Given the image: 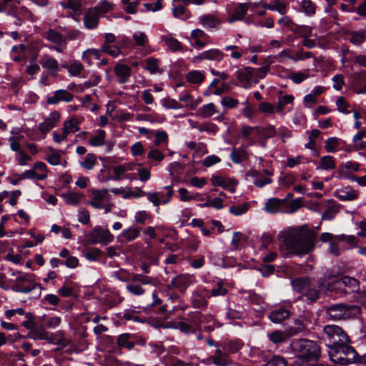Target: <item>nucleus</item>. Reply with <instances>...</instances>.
<instances>
[{"label":"nucleus","instance_id":"nucleus-1","mask_svg":"<svg viewBox=\"0 0 366 366\" xmlns=\"http://www.w3.org/2000/svg\"><path fill=\"white\" fill-rule=\"evenodd\" d=\"M324 332L328 338L327 346L330 349V358L336 363L334 359L342 357V354L346 352L345 347H350L347 343L350 342V337L342 327L335 325H327L324 327Z\"/></svg>","mask_w":366,"mask_h":366},{"label":"nucleus","instance_id":"nucleus-2","mask_svg":"<svg viewBox=\"0 0 366 366\" xmlns=\"http://www.w3.org/2000/svg\"><path fill=\"white\" fill-rule=\"evenodd\" d=\"M291 347L302 362H317L321 357V347L317 341L301 338L293 340Z\"/></svg>","mask_w":366,"mask_h":366},{"label":"nucleus","instance_id":"nucleus-3","mask_svg":"<svg viewBox=\"0 0 366 366\" xmlns=\"http://www.w3.org/2000/svg\"><path fill=\"white\" fill-rule=\"evenodd\" d=\"M282 242L289 253L296 255L308 254L314 249L313 242L300 232H286Z\"/></svg>","mask_w":366,"mask_h":366},{"label":"nucleus","instance_id":"nucleus-4","mask_svg":"<svg viewBox=\"0 0 366 366\" xmlns=\"http://www.w3.org/2000/svg\"><path fill=\"white\" fill-rule=\"evenodd\" d=\"M208 315L202 314L200 311L190 312L188 314L187 322L179 321L167 322V325L162 324L164 328L178 329L185 335H194L201 330L204 323H209Z\"/></svg>","mask_w":366,"mask_h":366},{"label":"nucleus","instance_id":"nucleus-5","mask_svg":"<svg viewBox=\"0 0 366 366\" xmlns=\"http://www.w3.org/2000/svg\"><path fill=\"white\" fill-rule=\"evenodd\" d=\"M291 284L293 290L301 294L298 299L307 304H312L320 297V286L312 283L308 278H297L292 280Z\"/></svg>","mask_w":366,"mask_h":366},{"label":"nucleus","instance_id":"nucleus-6","mask_svg":"<svg viewBox=\"0 0 366 366\" xmlns=\"http://www.w3.org/2000/svg\"><path fill=\"white\" fill-rule=\"evenodd\" d=\"M18 274V277L14 280V284L11 287V290L15 292L29 294L36 289H39V292L34 297L37 299L41 296V290L43 289L40 283L36 282L33 277H35L34 274L23 273L20 271L13 272L12 276Z\"/></svg>","mask_w":366,"mask_h":366},{"label":"nucleus","instance_id":"nucleus-7","mask_svg":"<svg viewBox=\"0 0 366 366\" xmlns=\"http://www.w3.org/2000/svg\"><path fill=\"white\" fill-rule=\"evenodd\" d=\"M327 320L338 321L356 317L360 307L346 303H332L324 307Z\"/></svg>","mask_w":366,"mask_h":366},{"label":"nucleus","instance_id":"nucleus-8","mask_svg":"<svg viewBox=\"0 0 366 366\" xmlns=\"http://www.w3.org/2000/svg\"><path fill=\"white\" fill-rule=\"evenodd\" d=\"M330 287L340 296H347L360 291V282L358 280L352 277L337 276L330 285Z\"/></svg>","mask_w":366,"mask_h":366},{"label":"nucleus","instance_id":"nucleus-9","mask_svg":"<svg viewBox=\"0 0 366 366\" xmlns=\"http://www.w3.org/2000/svg\"><path fill=\"white\" fill-rule=\"evenodd\" d=\"M91 244H102L107 245L114 240V235L109 229H104L101 226H95L87 235Z\"/></svg>","mask_w":366,"mask_h":366},{"label":"nucleus","instance_id":"nucleus-10","mask_svg":"<svg viewBox=\"0 0 366 366\" xmlns=\"http://www.w3.org/2000/svg\"><path fill=\"white\" fill-rule=\"evenodd\" d=\"M142 230V227L136 226H131L124 229L117 237L118 242L121 244L133 242L140 236Z\"/></svg>","mask_w":366,"mask_h":366},{"label":"nucleus","instance_id":"nucleus-11","mask_svg":"<svg viewBox=\"0 0 366 366\" xmlns=\"http://www.w3.org/2000/svg\"><path fill=\"white\" fill-rule=\"evenodd\" d=\"M74 95L66 89H58L54 92L53 96H47L46 103L50 105H56L61 102H71Z\"/></svg>","mask_w":366,"mask_h":366},{"label":"nucleus","instance_id":"nucleus-12","mask_svg":"<svg viewBox=\"0 0 366 366\" xmlns=\"http://www.w3.org/2000/svg\"><path fill=\"white\" fill-rule=\"evenodd\" d=\"M254 69L251 66H245L236 71L237 79L242 84V86L249 89L252 86V81L254 77Z\"/></svg>","mask_w":366,"mask_h":366},{"label":"nucleus","instance_id":"nucleus-13","mask_svg":"<svg viewBox=\"0 0 366 366\" xmlns=\"http://www.w3.org/2000/svg\"><path fill=\"white\" fill-rule=\"evenodd\" d=\"M191 277L188 274H179L172 278L168 288L172 287L177 289L181 293H184L191 285Z\"/></svg>","mask_w":366,"mask_h":366},{"label":"nucleus","instance_id":"nucleus-14","mask_svg":"<svg viewBox=\"0 0 366 366\" xmlns=\"http://www.w3.org/2000/svg\"><path fill=\"white\" fill-rule=\"evenodd\" d=\"M249 9V4L247 3H238L233 12L229 14L227 17V22L229 24L234 23L237 21H242L246 16Z\"/></svg>","mask_w":366,"mask_h":366},{"label":"nucleus","instance_id":"nucleus-15","mask_svg":"<svg viewBox=\"0 0 366 366\" xmlns=\"http://www.w3.org/2000/svg\"><path fill=\"white\" fill-rule=\"evenodd\" d=\"M212 185L222 187L224 190L229 191L230 192H234V188L238 182L235 179H225L220 175H212L211 178Z\"/></svg>","mask_w":366,"mask_h":366},{"label":"nucleus","instance_id":"nucleus-16","mask_svg":"<svg viewBox=\"0 0 366 366\" xmlns=\"http://www.w3.org/2000/svg\"><path fill=\"white\" fill-rule=\"evenodd\" d=\"M209 298L204 289L200 291H194L190 297V302L194 308L204 309L207 307V299Z\"/></svg>","mask_w":366,"mask_h":366},{"label":"nucleus","instance_id":"nucleus-17","mask_svg":"<svg viewBox=\"0 0 366 366\" xmlns=\"http://www.w3.org/2000/svg\"><path fill=\"white\" fill-rule=\"evenodd\" d=\"M39 63L41 64L43 68L48 69L49 70L50 75L52 77H57L58 73L61 69L56 59L48 55H44L41 57Z\"/></svg>","mask_w":366,"mask_h":366},{"label":"nucleus","instance_id":"nucleus-18","mask_svg":"<svg viewBox=\"0 0 366 366\" xmlns=\"http://www.w3.org/2000/svg\"><path fill=\"white\" fill-rule=\"evenodd\" d=\"M141 312L134 309L129 308L125 309L123 312H119L117 315L118 318L120 320L134 321L135 322L144 323L146 322L145 317H141L139 315Z\"/></svg>","mask_w":366,"mask_h":366},{"label":"nucleus","instance_id":"nucleus-19","mask_svg":"<svg viewBox=\"0 0 366 366\" xmlns=\"http://www.w3.org/2000/svg\"><path fill=\"white\" fill-rule=\"evenodd\" d=\"M212 288L211 290L204 289L207 294V297L224 296L228 293V290L224 287L222 280L216 279L212 282Z\"/></svg>","mask_w":366,"mask_h":366},{"label":"nucleus","instance_id":"nucleus-20","mask_svg":"<svg viewBox=\"0 0 366 366\" xmlns=\"http://www.w3.org/2000/svg\"><path fill=\"white\" fill-rule=\"evenodd\" d=\"M225 54L218 49H211L194 57L196 61H202L204 59L220 61Z\"/></svg>","mask_w":366,"mask_h":366},{"label":"nucleus","instance_id":"nucleus-21","mask_svg":"<svg viewBox=\"0 0 366 366\" xmlns=\"http://www.w3.org/2000/svg\"><path fill=\"white\" fill-rule=\"evenodd\" d=\"M290 312L284 307H280L272 310L268 316L269 319L273 323H282L284 320L288 318Z\"/></svg>","mask_w":366,"mask_h":366},{"label":"nucleus","instance_id":"nucleus-22","mask_svg":"<svg viewBox=\"0 0 366 366\" xmlns=\"http://www.w3.org/2000/svg\"><path fill=\"white\" fill-rule=\"evenodd\" d=\"M335 196L341 201H352L359 197L357 191L354 190L351 187L342 188L335 192Z\"/></svg>","mask_w":366,"mask_h":366},{"label":"nucleus","instance_id":"nucleus-23","mask_svg":"<svg viewBox=\"0 0 366 366\" xmlns=\"http://www.w3.org/2000/svg\"><path fill=\"white\" fill-rule=\"evenodd\" d=\"M115 74L119 77L118 82L124 84L128 81L131 75V69L124 64L117 63L114 69Z\"/></svg>","mask_w":366,"mask_h":366},{"label":"nucleus","instance_id":"nucleus-24","mask_svg":"<svg viewBox=\"0 0 366 366\" xmlns=\"http://www.w3.org/2000/svg\"><path fill=\"white\" fill-rule=\"evenodd\" d=\"M99 15L97 11H94L92 9H89V11L84 16V24L88 29H94L97 27L99 24Z\"/></svg>","mask_w":366,"mask_h":366},{"label":"nucleus","instance_id":"nucleus-25","mask_svg":"<svg viewBox=\"0 0 366 366\" xmlns=\"http://www.w3.org/2000/svg\"><path fill=\"white\" fill-rule=\"evenodd\" d=\"M226 310V319L230 320H243L245 310L242 305H235L234 308L229 306Z\"/></svg>","mask_w":366,"mask_h":366},{"label":"nucleus","instance_id":"nucleus-26","mask_svg":"<svg viewBox=\"0 0 366 366\" xmlns=\"http://www.w3.org/2000/svg\"><path fill=\"white\" fill-rule=\"evenodd\" d=\"M366 73L364 71L355 73L353 78V89L357 94H366V84L361 87L362 83L365 82Z\"/></svg>","mask_w":366,"mask_h":366},{"label":"nucleus","instance_id":"nucleus-27","mask_svg":"<svg viewBox=\"0 0 366 366\" xmlns=\"http://www.w3.org/2000/svg\"><path fill=\"white\" fill-rule=\"evenodd\" d=\"M285 203V199L270 198L264 204V210L270 214H275L281 210V207Z\"/></svg>","mask_w":366,"mask_h":366},{"label":"nucleus","instance_id":"nucleus-28","mask_svg":"<svg viewBox=\"0 0 366 366\" xmlns=\"http://www.w3.org/2000/svg\"><path fill=\"white\" fill-rule=\"evenodd\" d=\"M217 349L215 350L214 355L211 357L212 363L216 366H228L229 365V356L226 352Z\"/></svg>","mask_w":366,"mask_h":366},{"label":"nucleus","instance_id":"nucleus-29","mask_svg":"<svg viewBox=\"0 0 366 366\" xmlns=\"http://www.w3.org/2000/svg\"><path fill=\"white\" fill-rule=\"evenodd\" d=\"M244 346V342L240 339L229 340L221 345L222 349L231 354L238 352Z\"/></svg>","mask_w":366,"mask_h":366},{"label":"nucleus","instance_id":"nucleus-30","mask_svg":"<svg viewBox=\"0 0 366 366\" xmlns=\"http://www.w3.org/2000/svg\"><path fill=\"white\" fill-rule=\"evenodd\" d=\"M162 41L165 43L168 49L172 52L180 51L182 50V44L178 39L170 35L162 36Z\"/></svg>","mask_w":366,"mask_h":366},{"label":"nucleus","instance_id":"nucleus-31","mask_svg":"<svg viewBox=\"0 0 366 366\" xmlns=\"http://www.w3.org/2000/svg\"><path fill=\"white\" fill-rule=\"evenodd\" d=\"M45 39L58 46H61L65 41L66 38L59 31L49 29L45 34Z\"/></svg>","mask_w":366,"mask_h":366},{"label":"nucleus","instance_id":"nucleus-32","mask_svg":"<svg viewBox=\"0 0 366 366\" xmlns=\"http://www.w3.org/2000/svg\"><path fill=\"white\" fill-rule=\"evenodd\" d=\"M160 61L159 59L150 56L146 59L147 65L144 66V69L148 71L151 74H162L164 72L163 69H159Z\"/></svg>","mask_w":366,"mask_h":366},{"label":"nucleus","instance_id":"nucleus-33","mask_svg":"<svg viewBox=\"0 0 366 366\" xmlns=\"http://www.w3.org/2000/svg\"><path fill=\"white\" fill-rule=\"evenodd\" d=\"M350 170L358 172L360 170V164L352 161L341 163L334 174H341V172H342V173H349Z\"/></svg>","mask_w":366,"mask_h":366},{"label":"nucleus","instance_id":"nucleus-34","mask_svg":"<svg viewBox=\"0 0 366 366\" xmlns=\"http://www.w3.org/2000/svg\"><path fill=\"white\" fill-rule=\"evenodd\" d=\"M14 175L16 176V177H19V179H36L37 180H41V181L44 180L47 177V174H46V173L38 174L34 169L26 170L22 174H15Z\"/></svg>","mask_w":366,"mask_h":366},{"label":"nucleus","instance_id":"nucleus-35","mask_svg":"<svg viewBox=\"0 0 366 366\" xmlns=\"http://www.w3.org/2000/svg\"><path fill=\"white\" fill-rule=\"evenodd\" d=\"M117 344L119 347L127 348L129 350L133 349V344L132 342L131 333H122L118 336L117 339Z\"/></svg>","mask_w":366,"mask_h":366},{"label":"nucleus","instance_id":"nucleus-36","mask_svg":"<svg viewBox=\"0 0 366 366\" xmlns=\"http://www.w3.org/2000/svg\"><path fill=\"white\" fill-rule=\"evenodd\" d=\"M336 168L335 159V157L329 155L323 156L320 159V162L317 166V169L328 170Z\"/></svg>","mask_w":366,"mask_h":366},{"label":"nucleus","instance_id":"nucleus-37","mask_svg":"<svg viewBox=\"0 0 366 366\" xmlns=\"http://www.w3.org/2000/svg\"><path fill=\"white\" fill-rule=\"evenodd\" d=\"M107 133L103 129L97 130V135L92 137L89 144L92 147H101L106 144Z\"/></svg>","mask_w":366,"mask_h":366},{"label":"nucleus","instance_id":"nucleus-38","mask_svg":"<svg viewBox=\"0 0 366 366\" xmlns=\"http://www.w3.org/2000/svg\"><path fill=\"white\" fill-rule=\"evenodd\" d=\"M172 13L174 18L183 21H186L192 16L191 11L182 5L175 6L172 9Z\"/></svg>","mask_w":366,"mask_h":366},{"label":"nucleus","instance_id":"nucleus-39","mask_svg":"<svg viewBox=\"0 0 366 366\" xmlns=\"http://www.w3.org/2000/svg\"><path fill=\"white\" fill-rule=\"evenodd\" d=\"M291 31H292L295 34L305 39L312 35V29L309 26L298 25L295 23V26H292Z\"/></svg>","mask_w":366,"mask_h":366},{"label":"nucleus","instance_id":"nucleus-40","mask_svg":"<svg viewBox=\"0 0 366 366\" xmlns=\"http://www.w3.org/2000/svg\"><path fill=\"white\" fill-rule=\"evenodd\" d=\"M277 135L275 127L272 124H268L265 127L259 126L257 129V136L263 137L265 139H270Z\"/></svg>","mask_w":366,"mask_h":366},{"label":"nucleus","instance_id":"nucleus-41","mask_svg":"<svg viewBox=\"0 0 366 366\" xmlns=\"http://www.w3.org/2000/svg\"><path fill=\"white\" fill-rule=\"evenodd\" d=\"M84 257L90 262L97 261L99 258L104 255V252L99 248L91 247L84 252Z\"/></svg>","mask_w":366,"mask_h":366},{"label":"nucleus","instance_id":"nucleus-42","mask_svg":"<svg viewBox=\"0 0 366 366\" xmlns=\"http://www.w3.org/2000/svg\"><path fill=\"white\" fill-rule=\"evenodd\" d=\"M32 338L35 340H46L49 343L54 344V339L52 335H50L49 332L45 330H34Z\"/></svg>","mask_w":366,"mask_h":366},{"label":"nucleus","instance_id":"nucleus-43","mask_svg":"<svg viewBox=\"0 0 366 366\" xmlns=\"http://www.w3.org/2000/svg\"><path fill=\"white\" fill-rule=\"evenodd\" d=\"M61 197L64 198L66 204L71 205H77L82 198L83 194L77 192H66L62 193Z\"/></svg>","mask_w":366,"mask_h":366},{"label":"nucleus","instance_id":"nucleus-44","mask_svg":"<svg viewBox=\"0 0 366 366\" xmlns=\"http://www.w3.org/2000/svg\"><path fill=\"white\" fill-rule=\"evenodd\" d=\"M134 219L135 222L140 224H145L147 222L152 223L153 221L152 215L145 210L137 212Z\"/></svg>","mask_w":366,"mask_h":366},{"label":"nucleus","instance_id":"nucleus-45","mask_svg":"<svg viewBox=\"0 0 366 366\" xmlns=\"http://www.w3.org/2000/svg\"><path fill=\"white\" fill-rule=\"evenodd\" d=\"M216 113V107L213 103H209L201 107L197 114L202 118H209Z\"/></svg>","mask_w":366,"mask_h":366},{"label":"nucleus","instance_id":"nucleus-46","mask_svg":"<svg viewBox=\"0 0 366 366\" xmlns=\"http://www.w3.org/2000/svg\"><path fill=\"white\" fill-rule=\"evenodd\" d=\"M187 80L191 84H201L205 77L200 71L192 70L187 74Z\"/></svg>","mask_w":366,"mask_h":366},{"label":"nucleus","instance_id":"nucleus-47","mask_svg":"<svg viewBox=\"0 0 366 366\" xmlns=\"http://www.w3.org/2000/svg\"><path fill=\"white\" fill-rule=\"evenodd\" d=\"M250 208L249 202H244L239 205H232L229 207V212L234 216H240L245 214Z\"/></svg>","mask_w":366,"mask_h":366},{"label":"nucleus","instance_id":"nucleus-48","mask_svg":"<svg viewBox=\"0 0 366 366\" xmlns=\"http://www.w3.org/2000/svg\"><path fill=\"white\" fill-rule=\"evenodd\" d=\"M162 105L167 109H179L183 108V105L177 101L170 97L164 98L161 100Z\"/></svg>","mask_w":366,"mask_h":366},{"label":"nucleus","instance_id":"nucleus-49","mask_svg":"<svg viewBox=\"0 0 366 366\" xmlns=\"http://www.w3.org/2000/svg\"><path fill=\"white\" fill-rule=\"evenodd\" d=\"M295 98L292 94H286L280 98L276 107L277 112H280L284 109V107L289 104H292Z\"/></svg>","mask_w":366,"mask_h":366},{"label":"nucleus","instance_id":"nucleus-50","mask_svg":"<svg viewBox=\"0 0 366 366\" xmlns=\"http://www.w3.org/2000/svg\"><path fill=\"white\" fill-rule=\"evenodd\" d=\"M49 150L52 152L50 155L45 158L49 164L56 166L61 164V157L53 147H49Z\"/></svg>","mask_w":366,"mask_h":366},{"label":"nucleus","instance_id":"nucleus-51","mask_svg":"<svg viewBox=\"0 0 366 366\" xmlns=\"http://www.w3.org/2000/svg\"><path fill=\"white\" fill-rule=\"evenodd\" d=\"M300 6L307 15H314L316 12V5L311 0H302Z\"/></svg>","mask_w":366,"mask_h":366},{"label":"nucleus","instance_id":"nucleus-52","mask_svg":"<svg viewBox=\"0 0 366 366\" xmlns=\"http://www.w3.org/2000/svg\"><path fill=\"white\" fill-rule=\"evenodd\" d=\"M112 168L109 166L104 164V168L102 169L97 175V178L100 182L104 183L108 181L112 180V175L111 174Z\"/></svg>","mask_w":366,"mask_h":366},{"label":"nucleus","instance_id":"nucleus-53","mask_svg":"<svg viewBox=\"0 0 366 366\" xmlns=\"http://www.w3.org/2000/svg\"><path fill=\"white\" fill-rule=\"evenodd\" d=\"M102 51L108 54L112 57H117L122 54V50L117 44H114L113 45L110 44L109 46L102 45Z\"/></svg>","mask_w":366,"mask_h":366},{"label":"nucleus","instance_id":"nucleus-54","mask_svg":"<svg viewBox=\"0 0 366 366\" xmlns=\"http://www.w3.org/2000/svg\"><path fill=\"white\" fill-rule=\"evenodd\" d=\"M133 39L135 41V44L137 46H145L149 44V39L144 32L137 31L133 34Z\"/></svg>","mask_w":366,"mask_h":366},{"label":"nucleus","instance_id":"nucleus-55","mask_svg":"<svg viewBox=\"0 0 366 366\" xmlns=\"http://www.w3.org/2000/svg\"><path fill=\"white\" fill-rule=\"evenodd\" d=\"M247 299L250 302L252 305H257L259 306V308L257 310V311L259 312H262L264 310V307L262 306L263 300L259 295L250 291Z\"/></svg>","mask_w":366,"mask_h":366},{"label":"nucleus","instance_id":"nucleus-56","mask_svg":"<svg viewBox=\"0 0 366 366\" xmlns=\"http://www.w3.org/2000/svg\"><path fill=\"white\" fill-rule=\"evenodd\" d=\"M200 23L209 28H214L219 23V21L212 14L203 15L200 17Z\"/></svg>","mask_w":366,"mask_h":366},{"label":"nucleus","instance_id":"nucleus-57","mask_svg":"<svg viewBox=\"0 0 366 366\" xmlns=\"http://www.w3.org/2000/svg\"><path fill=\"white\" fill-rule=\"evenodd\" d=\"M92 9L97 11L99 15L100 14H106L112 9V4L107 0H102Z\"/></svg>","mask_w":366,"mask_h":366},{"label":"nucleus","instance_id":"nucleus-58","mask_svg":"<svg viewBox=\"0 0 366 366\" xmlns=\"http://www.w3.org/2000/svg\"><path fill=\"white\" fill-rule=\"evenodd\" d=\"M339 139L337 137H330L325 141V149L329 153H333L337 151L339 145Z\"/></svg>","mask_w":366,"mask_h":366},{"label":"nucleus","instance_id":"nucleus-59","mask_svg":"<svg viewBox=\"0 0 366 366\" xmlns=\"http://www.w3.org/2000/svg\"><path fill=\"white\" fill-rule=\"evenodd\" d=\"M365 33L366 31H364L352 32L350 42L355 45L361 44L366 39Z\"/></svg>","mask_w":366,"mask_h":366},{"label":"nucleus","instance_id":"nucleus-60","mask_svg":"<svg viewBox=\"0 0 366 366\" xmlns=\"http://www.w3.org/2000/svg\"><path fill=\"white\" fill-rule=\"evenodd\" d=\"M61 5L65 9L76 12L81 7V0H67L66 2L61 1Z\"/></svg>","mask_w":366,"mask_h":366},{"label":"nucleus","instance_id":"nucleus-61","mask_svg":"<svg viewBox=\"0 0 366 366\" xmlns=\"http://www.w3.org/2000/svg\"><path fill=\"white\" fill-rule=\"evenodd\" d=\"M96 161V155L94 154L89 153L86 155L84 160L81 162V166L90 170L93 169Z\"/></svg>","mask_w":366,"mask_h":366},{"label":"nucleus","instance_id":"nucleus-62","mask_svg":"<svg viewBox=\"0 0 366 366\" xmlns=\"http://www.w3.org/2000/svg\"><path fill=\"white\" fill-rule=\"evenodd\" d=\"M269 339L272 342L279 344L285 342L286 337L282 331L275 330L269 334Z\"/></svg>","mask_w":366,"mask_h":366},{"label":"nucleus","instance_id":"nucleus-63","mask_svg":"<svg viewBox=\"0 0 366 366\" xmlns=\"http://www.w3.org/2000/svg\"><path fill=\"white\" fill-rule=\"evenodd\" d=\"M336 105L337 107V110L345 114H348L350 113V111L348 110L350 104L345 101V99L343 97H340L336 101Z\"/></svg>","mask_w":366,"mask_h":366},{"label":"nucleus","instance_id":"nucleus-64","mask_svg":"<svg viewBox=\"0 0 366 366\" xmlns=\"http://www.w3.org/2000/svg\"><path fill=\"white\" fill-rule=\"evenodd\" d=\"M286 365V359L280 355H273L267 362L266 366H284Z\"/></svg>","mask_w":366,"mask_h":366}]
</instances>
